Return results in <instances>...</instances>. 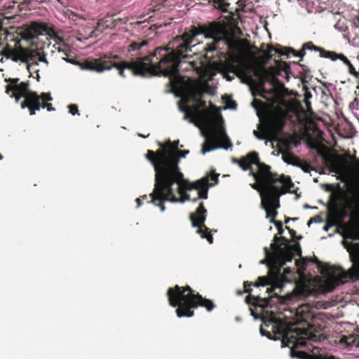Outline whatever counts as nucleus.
<instances>
[{
  "instance_id": "15",
  "label": "nucleus",
  "mask_w": 359,
  "mask_h": 359,
  "mask_svg": "<svg viewBox=\"0 0 359 359\" xmlns=\"http://www.w3.org/2000/svg\"><path fill=\"white\" fill-rule=\"evenodd\" d=\"M296 358L302 359H335L332 356L311 355L302 351H296Z\"/></svg>"
},
{
  "instance_id": "16",
  "label": "nucleus",
  "mask_w": 359,
  "mask_h": 359,
  "mask_svg": "<svg viewBox=\"0 0 359 359\" xmlns=\"http://www.w3.org/2000/svg\"><path fill=\"white\" fill-rule=\"evenodd\" d=\"M282 158H283V160L288 164L297 165V158L293 155H292L289 153L283 154Z\"/></svg>"
},
{
  "instance_id": "30",
  "label": "nucleus",
  "mask_w": 359,
  "mask_h": 359,
  "mask_svg": "<svg viewBox=\"0 0 359 359\" xmlns=\"http://www.w3.org/2000/svg\"><path fill=\"white\" fill-rule=\"evenodd\" d=\"M244 287H245V292H250V288L248 287V286L247 285L246 283H245V285H244Z\"/></svg>"
},
{
  "instance_id": "19",
  "label": "nucleus",
  "mask_w": 359,
  "mask_h": 359,
  "mask_svg": "<svg viewBox=\"0 0 359 359\" xmlns=\"http://www.w3.org/2000/svg\"><path fill=\"white\" fill-rule=\"evenodd\" d=\"M269 284V280L266 277H259L254 285L256 287L264 286Z\"/></svg>"
},
{
  "instance_id": "28",
  "label": "nucleus",
  "mask_w": 359,
  "mask_h": 359,
  "mask_svg": "<svg viewBox=\"0 0 359 359\" xmlns=\"http://www.w3.org/2000/svg\"><path fill=\"white\" fill-rule=\"evenodd\" d=\"M224 78L227 80V81H231L233 79V76H231L230 75H229L228 74H224Z\"/></svg>"
},
{
  "instance_id": "42",
  "label": "nucleus",
  "mask_w": 359,
  "mask_h": 359,
  "mask_svg": "<svg viewBox=\"0 0 359 359\" xmlns=\"http://www.w3.org/2000/svg\"><path fill=\"white\" fill-rule=\"evenodd\" d=\"M356 168L359 169V163L356 165Z\"/></svg>"
},
{
  "instance_id": "5",
  "label": "nucleus",
  "mask_w": 359,
  "mask_h": 359,
  "mask_svg": "<svg viewBox=\"0 0 359 359\" xmlns=\"http://www.w3.org/2000/svg\"><path fill=\"white\" fill-rule=\"evenodd\" d=\"M343 243L350 254L352 266L347 271L341 268H328L321 277L311 278L299 288V292L302 295L309 296L315 293L330 292L348 278L359 279V244L346 241H343Z\"/></svg>"
},
{
  "instance_id": "34",
  "label": "nucleus",
  "mask_w": 359,
  "mask_h": 359,
  "mask_svg": "<svg viewBox=\"0 0 359 359\" xmlns=\"http://www.w3.org/2000/svg\"><path fill=\"white\" fill-rule=\"evenodd\" d=\"M304 208H311V206H309V205H304Z\"/></svg>"
},
{
  "instance_id": "41",
  "label": "nucleus",
  "mask_w": 359,
  "mask_h": 359,
  "mask_svg": "<svg viewBox=\"0 0 359 359\" xmlns=\"http://www.w3.org/2000/svg\"><path fill=\"white\" fill-rule=\"evenodd\" d=\"M3 158V156L1 155H0V160H1Z\"/></svg>"
},
{
  "instance_id": "8",
  "label": "nucleus",
  "mask_w": 359,
  "mask_h": 359,
  "mask_svg": "<svg viewBox=\"0 0 359 359\" xmlns=\"http://www.w3.org/2000/svg\"><path fill=\"white\" fill-rule=\"evenodd\" d=\"M13 29V28H11V30L7 32L8 35L13 34L15 32L22 39L25 40L46 35L54 43L53 46L58 53L65 56L69 55V50L65 46L63 39L52 28L48 27L45 24L33 22L29 26L18 27L14 31Z\"/></svg>"
},
{
  "instance_id": "31",
  "label": "nucleus",
  "mask_w": 359,
  "mask_h": 359,
  "mask_svg": "<svg viewBox=\"0 0 359 359\" xmlns=\"http://www.w3.org/2000/svg\"><path fill=\"white\" fill-rule=\"evenodd\" d=\"M140 202H141V198H139L136 199V203H137V207L140 206V205H141Z\"/></svg>"
},
{
  "instance_id": "35",
  "label": "nucleus",
  "mask_w": 359,
  "mask_h": 359,
  "mask_svg": "<svg viewBox=\"0 0 359 359\" xmlns=\"http://www.w3.org/2000/svg\"><path fill=\"white\" fill-rule=\"evenodd\" d=\"M260 332H261V334H262V335H264V330H263L262 329H260Z\"/></svg>"
},
{
  "instance_id": "9",
  "label": "nucleus",
  "mask_w": 359,
  "mask_h": 359,
  "mask_svg": "<svg viewBox=\"0 0 359 359\" xmlns=\"http://www.w3.org/2000/svg\"><path fill=\"white\" fill-rule=\"evenodd\" d=\"M286 116V111L284 109H278L269 114L264 123L260 125L259 132L255 130L254 135L259 140H266L273 142L276 141V134L280 131L284 124Z\"/></svg>"
},
{
  "instance_id": "20",
  "label": "nucleus",
  "mask_w": 359,
  "mask_h": 359,
  "mask_svg": "<svg viewBox=\"0 0 359 359\" xmlns=\"http://www.w3.org/2000/svg\"><path fill=\"white\" fill-rule=\"evenodd\" d=\"M147 44L146 41H143L140 43L135 42L130 45V50H139L141 47L145 46Z\"/></svg>"
},
{
  "instance_id": "36",
  "label": "nucleus",
  "mask_w": 359,
  "mask_h": 359,
  "mask_svg": "<svg viewBox=\"0 0 359 359\" xmlns=\"http://www.w3.org/2000/svg\"><path fill=\"white\" fill-rule=\"evenodd\" d=\"M311 222H312V219H310V220L309 221V222H308V225L311 224Z\"/></svg>"
},
{
  "instance_id": "10",
  "label": "nucleus",
  "mask_w": 359,
  "mask_h": 359,
  "mask_svg": "<svg viewBox=\"0 0 359 359\" xmlns=\"http://www.w3.org/2000/svg\"><path fill=\"white\" fill-rule=\"evenodd\" d=\"M1 54L6 59H11L14 62L28 64V68L34 63V57L36 56L34 51L22 48H5L1 52Z\"/></svg>"
},
{
  "instance_id": "7",
  "label": "nucleus",
  "mask_w": 359,
  "mask_h": 359,
  "mask_svg": "<svg viewBox=\"0 0 359 359\" xmlns=\"http://www.w3.org/2000/svg\"><path fill=\"white\" fill-rule=\"evenodd\" d=\"M19 81V79H9L10 83L6 86V92L11 97H15L17 102L20 97H24L25 100L21 103L22 109L28 108L30 111V115H34L35 111H39L41 107H47L49 111L54 110L50 104L41 105V101L45 102L52 100L49 93H43L41 96H39L36 93L29 90L27 82L20 83Z\"/></svg>"
},
{
  "instance_id": "33",
  "label": "nucleus",
  "mask_w": 359,
  "mask_h": 359,
  "mask_svg": "<svg viewBox=\"0 0 359 359\" xmlns=\"http://www.w3.org/2000/svg\"><path fill=\"white\" fill-rule=\"evenodd\" d=\"M39 60L41 62H46V59L41 56L39 57Z\"/></svg>"
},
{
  "instance_id": "13",
  "label": "nucleus",
  "mask_w": 359,
  "mask_h": 359,
  "mask_svg": "<svg viewBox=\"0 0 359 359\" xmlns=\"http://www.w3.org/2000/svg\"><path fill=\"white\" fill-rule=\"evenodd\" d=\"M234 73L237 76L245 79L250 78V74L249 72V65L243 62H241L239 64V67L235 69Z\"/></svg>"
},
{
  "instance_id": "6",
  "label": "nucleus",
  "mask_w": 359,
  "mask_h": 359,
  "mask_svg": "<svg viewBox=\"0 0 359 359\" xmlns=\"http://www.w3.org/2000/svg\"><path fill=\"white\" fill-rule=\"evenodd\" d=\"M168 296L170 304L174 307L178 306L176 313L179 318L193 316L194 311L191 309L198 306L205 307L208 311L215 307L212 301L198 294H195L189 286L180 287L176 285L173 288L170 287L168 290Z\"/></svg>"
},
{
  "instance_id": "23",
  "label": "nucleus",
  "mask_w": 359,
  "mask_h": 359,
  "mask_svg": "<svg viewBox=\"0 0 359 359\" xmlns=\"http://www.w3.org/2000/svg\"><path fill=\"white\" fill-rule=\"evenodd\" d=\"M353 180L354 183L359 187V169L355 168L354 173L353 175Z\"/></svg>"
},
{
  "instance_id": "29",
  "label": "nucleus",
  "mask_w": 359,
  "mask_h": 359,
  "mask_svg": "<svg viewBox=\"0 0 359 359\" xmlns=\"http://www.w3.org/2000/svg\"><path fill=\"white\" fill-rule=\"evenodd\" d=\"M158 206L160 207L161 210L162 212L165 210V206L163 205V204L162 203H160L158 204Z\"/></svg>"
},
{
  "instance_id": "12",
  "label": "nucleus",
  "mask_w": 359,
  "mask_h": 359,
  "mask_svg": "<svg viewBox=\"0 0 359 359\" xmlns=\"http://www.w3.org/2000/svg\"><path fill=\"white\" fill-rule=\"evenodd\" d=\"M321 57L330 59L332 61H335L336 60L339 59L341 60L346 65L351 62L344 54H339L333 51L322 50Z\"/></svg>"
},
{
  "instance_id": "38",
  "label": "nucleus",
  "mask_w": 359,
  "mask_h": 359,
  "mask_svg": "<svg viewBox=\"0 0 359 359\" xmlns=\"http://www.w3.org/2000/svg\"><path fill=\"white\" fill-rule=\"evenodd\" d=\"M139 136H140V137H146V136L142 135H141V134H139Z\"/></svg>"
},
{
  "instance_id": "4",
  "label": "nucleus",
  "mask_w": 359,
  "mask_h": 359,
  "mask_svg": "<svg viewBox=\"0 0 359 359\" xmlns=\"http://www.w3.org/2000/svg\"><path fill=\"white\" fill-rule=\"evenodd\" d=\"M300 247L298 244H290L288 240L277 236L274 237L270 249L264 248L265 259L261 260L260 263L267 264L272 285L266 290L269 297L257 298L255 304L261 306L267 305L269 299L273 297L272 292H280L285 283L292 281L293 271L290 267H286L282 272L281 267L287 262H291L294 254L298 253Z\"/></svg>"
},
{
  "instance_id": "26",
  "label": "nucleus",
  "mask_w": 359,
  "mask_h": 359,
  "mask_svg": "<svg viewBox=\"0 0 359 359\" xmlns=\"http://www.w3.org/2000/svg\"><path fill=\"white\" fill-rule=\"evenodd\" d=\"M226 108L231 109H235L236 108V104L234 102H232L226 107H224V109H226Z\"/></svg>"
},
{
  "instance_id": "1",
  "label": "nucleus",
  "mask_w": 359,
  "mask_h": 359,
  "mask_svg": "<svg viewBox=\"0 0 359 359\" xmlns=\"http://www.w3.org/2000/svg\"><path fill=\"white\" fill-rule=\"evenodd\" d=\"M204 34L205 38L213 39V42L207 44L204 49L207 52L219 48L222 43L233 53H241L244 49V43L240 39L241 29L229 22H212L205 29L194 28L190 32L175 37L165 48H156L154 56L159 59L156 64H152L150 56L138 58L135 61L112 62L104 57L79 63L83 70L95 71L101 73L115 67L119 70V75L126 77L125 69H129L135 76H170L173 88L179 90L183 104H179L180 111L184 112V118H189L194 123L206 138L201 152L203 154L219 148L227 149L231 144L226 136L223 127L221 115L210 114L205 109H200L202 103L199 100L203 93H209L208 81L212 79L215 73L209 67H205L198 70L199 79H192L179 76L178 65L182 57H189V52L196 43V36Z\"/></svg>"
},
{
  "instance_id": "21",
  "label": "nucleus",
  "mask_w": 359,
  "mask_h": 359,
  "mask_svg": "<svg viewBox=\"0 0 359 359\" xmlns=\"http://www.w3.org/2000/svg\"><path fill=\"white\" fill-rule=\"evenodd\" d=\"M346 66L348 67V72L354 76L356 79H359V72L355 71L352 64L349 62L348 65H346Z\"/></svg>"
},
{
  "instance_id": "37",
  "label": "nucleus",
  "mask_w": 359,
  "mask_h": 359,
  "mask_svg": "<svg viewBox=\"0 0 359 359\" xmlns=\"http://www.w3.org/2000/svg\"><path fill=\"white\" fill-rule=\"evenodd\" d=\"M117 57H118V56H117V55H114V56H112L111 58H114V59H115V58H117Z\"/></svg>"
},
{
  "instance_id": "39",
  "label": "nucleus",
  "mask_w": 359,
  "mask_h": 359,
  "mask_svg": "<svg viewBox=\"0 0 359 359\" xmlns=\"http://www.w3.org/2000/svg\"><path fill=\"white\" fill-rule=\"evenodd\" d=\"M142 198H143V199H146V198H147V196H142Z\"/></svg>"
},
{
  "instance_id": "14",
  "label": "nucleus",
  "mask_w": 359,
  "mask_h": 359,
  "mask_svg": "<svg viewBox=\"0 0 359 359\" xmlns=\"http://www.w3.org/2000/svg\"><path fill=\"white\" fill-rule=\"evenodd\" d=\"M356 339L353 334L344 335L340 339L339 343L344 347L357 346Z\"/></svg>"
},
{
  "instance_id": "3",
  "label": "nucleus",
  "mask_w": 359,
  "mask_h": 359,
  "mask_svg": "<svg viewBox=\"0 0 359 359\" xmlns=\"http://www.w3.org/2000/svg\"><path fill=\"white\" fill-rule=\"evenodd\" d=\"M257 167V172H252L256 181L252 188L257 190L262 198L261 206L266 211V217L273 222L278 228V233H283L282 223L275 222L277 215L276 209L279 207V197L289 190L292 182L288 177L278 175L270 172V167L259 161L256 152H251L239 161L243 170L250 169L251 165Z\"/></svg>"
},
{
  "instance_id": "22",
  "label": "nucleus",
  "mask_w": 359,
  "mask_h": 359,
  "mask_svg": "<svg viewBox=\"0 0 359 359\" xmlns=\"http://www.w3.org/2000/svg\"><path fill=\"white\" fill-rule=\"evenodd\" d=\"M309 49V50H318L320 51V53H321V51L323 50L322 48H318V47H316L311 42H309V43H306L305 44H304L303 46V50L304 49Z\"/></svg>"
},
{
  "instance_id": "32",
  "label": "nucleus",
  "mask_w": 359,
  "mask_h": 359,
  "mask_svg": "<svg viewBox=\"0 0 359 359\" xmlns=\"http://www.w3.org/2000/svg\"><path fill=\"white\" fill-rule=\"evenodd\" d=\"M62 59H63L64 60H65V61L68 62H70V63H72V64H73V63H74V61H73V60H72V59H68V60H67V59L65 58L64 57H62Z\"/></svg>"
},
{
  "instance_id": "24",
  "label": "nucleus",
  "mask_w": 359,
  "mask_h": 359,
  "mask_svg": "<svg viewBox=\"0 0 359 359\" xmlns=\"http://www.w3.org/2000/svg\"><path fill=\"white\" fill-rule=\"evenodd\" d=\"M69 112L72 115H75L76 114L78 113V108H77V106L76 104H70V105H69Z\"/></svg>"
},
{
  "instance_id": "27",
  "label": "nucleus",
  "mask_w": 359,
  "mask_h": 359,
  "mask_svg": "<svg viewBox=\"0 0 359 359\" xmlns=\"http://www.w3.org/2000/svg\"><path fill=\"white\" fill-rule=\"evenodd\" d=\"M100 26H101V22H99V23H98V25H97V28H96V29L93 32V33L95 34V35L96 36H97V32H102V30L100 29Z\"/></svg>"
},
{
  "instance_id": "40",
  "label": "nucleus",
  "mask_w": 359,
  "mask_h": 359,
  "mask_svg": "<svg viewBox=\"0 0 359 359\" xmlns=\"http://www.w3.org/2000/svg\"><path fill=\"white\" fill-rule=\"evenodd\" d=\"M304 54H305V53H300V55H301V56H303Z\"/></svg>"
},
{
  "instance_id": "25",
  "label": "nucleus",
  "mask_w": 359,
  "mask_h": 359,
  "mask_svg": "<svg viewBox=\"0 0 359 359\" xmlns=\"http://www.w3.org/2000/svg\"><path fill=\"white\" fill-rule=\"evenodd\" d=\"M299 166H300L302 168V169L306 172H309V170H310V166L306 164V163H304V164H301V165H298Z\"/></svg>"
},
{
  "instance_id": "11",
  "label": "nucleus",
  "mask_w": 359,
  "mask_h": 359,
  "mask_svg": "<svg viewBox=\"0 0 359 359\" xmlns=\"http://www.w3.org/2000/svg\"><path fill=\"white\" fill-rule=\"evenodd\" d=\"M206 210L201 203L198 207L196 212L191 215L190 218L193 226L198 227L197 233L200 234L201 238H205L210 243H212V236L208 231V229L204 225V221L206 218Z\"/></svg>"
},
{
  "instance_id": "17",
  "label": "nucleus",
  "mask_w": 359,
  "mask_h": 359,
  "mask_svg": "<svg viewBox=\"0 0 359 359\" xmlns=\"http://www.w3.org/2000/svg\"><path fill=\"white\" fill-rule=\"evenodd\" d=\"M256 74L259 77L260 81L264 83L267 79V77L271 74V72L266 69H262L257 71Z\"/></svg>"
},
{
  "instance_id": "2",
  "label": "nucleus",
  "mask_w": 359,
  "mask_h": 359,
  "mask_svg": "<svg viewBox=\"0 0 359 359\" xmlns=\"http://www.w3.org/2000/svg\"><path fill=\"white\" fill-rule=\"evenodd\" d=\"M179 141L159 144L156 152L149 150L146 155L155 170V184L151 194L152 201L184 203L208 198V189L218 182V175L211 173L195 182L184 178L178 165L189 150L180 151Z\"/></svg>"
},
{
  "instance_id": "18",
  "label": "nucleus",
  "mask_w": 359,
  "mask_h": 359,
  "mask_svg": "<svg viewBox=\"0 0 359 359\" xmlns=\"http://www.w3.org/2000/svg\"><path fill=\"white\" fill-rule=\"evenodd\" d=\"M297 273L299 274L300 278H303L304 270L305 269V263L304 262H297Z\"/></svg>"
}]
</instances>
